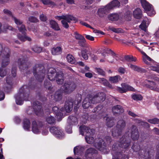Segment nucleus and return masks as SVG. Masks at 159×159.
<instances>
[{"instance_id": "50", "label": "nucleus", "mask_w": 159, "mask_h": 159, "mask_svg": "<svg viewBox=\"0 0 159 159\" xmlns=\"http://www.w3.org/2000/svg\"><path fill=\"white\" fill-rule=\"evenodd\" d=\"M128 66L130 68L135 71H138L140 70V68H139L136 66L132 64H130L128 65Z\"/></svg>"}, {"instance_id": "57", "label": "nucleus", "mask_w": 159, "mask_h": 159, "mask_svg": "<svg viewBox=\"0 0 159 159\" xmlns=\"http://www.w3.org/2000/svg\"><path fill=\"white\" fill-rule=\"evenodd\" d=\"M132 148L136 152H138L140 150V147L138 145H133V146H132Z\"/></svg>"}, {"instance_id": "6", "label": "nucleus", "mask_w": 159, "mask_h": 159, "mask_svg": "<svg viewBox=\"0 0 159 159\" xmlns=\"http://www.w3.org/2000/svg\"><path fill=\"white\" fill-rule=\"evenodd\" d=\"M40 68L38 65H36L33 67V72L38 81L40 82L43 81L45 75V71L43 67Z\"/></svg>"}, {"instance_id": "45", "label": "nucleus", "mask_w": 159, "mask_h": 159, "mask_svg": "<svg viewBox=\"0 0 159 159\" xmlns=\"http://www.w3.org/2000/svg\"><path fill=\"white\" fill-rule=\"evenodd\" d=\"M87 51L86 49H83L81 50V54L82 56L85 60H87L88 58L87 53Z\"/></svg>"}, {"instance_id": "27", "label": "nucleus", "mask_w": 159, "mask_h": 159, "mask_svg": "<svg viewBox=\"0 0 159 159\" xmlns=\"http://www.w3.org/2000/svg\"><path fill=\"white\" fill-rule=\"evenodd\" d=\"M80 23L82 25L85 26L87 27H89L91 28V29H93V32L94 33H97L98 34H104V33L103 32L98 30L95 29L93 28L91 26L89 25L84 22L81 21L80 22Z\"/></svg>"}, {"instance_id": "12", "label": "nucleus", "mask_w": 159, "mask_h": 159, "mask_svg": "<svg viewBox=\"0 0 159 159\" xmlns=\"http://www.w3.org/2000/svg\"><path fill=\"white\" fill-rule=\"evenodd\" d=\"M143 7L145 12L150 16L155 14V11L154 10L152 5L149 4L146 0H140Z\"/></svg>"}, {"instance_id": "46", "label": "nucleus", "mask_w": 159, "mask_h": 159, "mask_svg": "<svg viewBox=\"0 0 159 159\" xmlns=\"http://www.w3.org/2000/svg\"><path fill=\"white\" fill-rule=\"evenodd\" d=\"M8 69L6 68H0V76L2 77L6 75Z\"/></svg>"}, {"instance_id": "14", "label": "nucleus", "mask_w": 159, "mask_h": 159, "mask_svg": "<svg viewBox=\"0 0 159 159\" xmlns=\"http://www.w3.org/2000/svg\"><path fill=\"white\" fill-rule=\"evenodd\" d=\"M18 28L19 31L23 34V35H20V34H18V38L22 41H25L26 40L30 41L31 39L25 35L26 31L25 26L24 25H22L20 27L18 26Z\"/></svg>"}, {"instance_id": "56", "label": "nucleus", "mask_w": 159, "mask_h": 159, "mask_svg": "<svg viewBox=\"0 0 159 159\" xmlns=\"http://www.w3.org/2000/svg\"><path fill=\"white\" fill-rule=\"evenodd\" d=\"M102 109V106H98L95 107L92 111L93 112H98Z\"/></svg>"}, {"instance_id": "39", "label": "nucleus", "mask_w": 159, "mask_h": 159, "mask_svg": "<svg viewBox=\"0 0 159 159\" xmlns=\"http://www.w3.org/2000/svg\"><path fill=\"white\" fill-rule=\"evenodd\" d=\"M78 44L80 46L86 48L87 47V45L86 43L85 39L84 37L78 41Z\"/></svg>"}, {"instance_id": "44", "label": "nucleus", "mask_w": 159, "mask_h": 159, "mask_svg": "<svg viewBox=\"0 0 159 159\" xmlns=\"http://www.w3.org/2000/svg\"><path fill=\"white\" fill-rule=\"evenodd\" d=\"M132 98L134 100L138 101L141 100L143 99L142 96L138 94H133L132 96Z\"/></svg>"}, {"instance_id": "63", "label": "nucleus", "mask_w": 159, "mask_h": 159, "mask_svg": "<svg viewBox=\"0 0 159 159\" xmlns=\"http://www.w3.org/2000/svg\"><path fill=\"white\" fill-rule=\"evenodd\" d=\"M12 80V78L10 77H8L6 79L7 83V84L10 85H11V83Z\"/></svg>"}, {"instance_id": "53", "label": "nucleus", "mask_w": 159, "mask_h": 159, "mask_svg": "<svg viewBox=\"0 0 159 159\" xmlns=\"http://www.w3.org/2000/svg\"><path fill=\"white\" fill-rule=\"evenodd\" d=\"M95 70L96 72L99 74L101 75H105V72L103 70L100 68H96Z\"/></svg>"}, {"instance_id": "4", "label": "nucleus", "mask_w": 159, "mask_h": 159, "mask_svg": "<svg viewBox=\"0 0 159 159\" xmlns=\"http://www.w3.org/2000/svg\"><path fill=\"white\" fill-rule=\"evenodd\" d=\"M126 126L125 121L123 120H119L116 127H114L111 130L112 135L114 137L117 138L122 134L123 130Z\"/></svg>"}, {"instance_id": "41", "label": "nucleus", "mask_w": 159, "mask_h": 159, "mask_svg": "<svg viewBox=\"0 0 159 159\" xmlns=\"http://www.w3.org/2000/svg\"><path fill=\"white\" fill-rule=\"evenodd\" d=\"M46 121L48 124H54L55 121V118L52 116H48L46 118Z\"/></svg>"}, {"instance_id": "31", "label": "nucleus", "mask_w": 159, "mask_h": 159, "mask_svg": "<svg viewBox=\"0 0 159 159\" xmlns=\"http://www.w3.org/2000/svg\"><path fill=\"white\" fill-rule=\"evenodd\" d=\"M121 77L119 75H117L113 77H110L109 80L111 83H116L120 80Z\"/></svg>"}, {"instance_id": "19", "label": "nucleus", "mask_w": 159, "mask_h": 159, "mask_svg": "<svg viewBox=\"0 0 159 159\" xmlns=\"http://www.w3.org/2000/svg\"><path fill=\"white\" fill-rule=\"evenodd\" d=\"M73 101L72 99H70L67 101L64 106V108H61V111L63 113H65L66 112H69L72 109L73 105Z\"/></svg>"}, {"instance_id": "1", "label": "nucleus", "mask_w": 159, "mask_h": 159, "mask_svg": "<svg viewBox=\"0 0 159 159\" xmlns=\"http://www.w3.org/2000/svg\"><path fill=\"white\" fill-rule=\"evenodd\" d=\"M112 139L110 137L106 136L103 140L102 139L98 138L96 140L94 143V146L102 152L104 154H107L109 151L106 148V144H110Z\"/></svg>"}, {"instance_id": "23", "label": "nucleus", "mask_w": 159, "mask_h": 159, "mask_svg": "<svg viewBox=\"0 0 159 159\" xmlns=\"http://www.w3.org/2000/svg\"><path fill=\"white\" fill-rule=\"evenodd\" d=\"M110 10L106 5L105 7L99 9L98 10V14L99 16L102 17L105 16Z\"/></svg>"}, {"instance_id": "18", "label": "nucleus", "mask_w": 159, "mask_h": 159, "mask_svg": "<svg viewBox=\"0 0 159 159\" xmlns=\"http://www.w3.org/2000/svg\"><path fill=\"white\" fill-rule=\"evenodd\" d=\"M105 94L103 93H98L93 96V102L94 103L102 102L105 99Z\"/></svg>"}, {"instance_id": "49", "label": "nucleus", "mask_w": 159, "mask_h": 159, "mask_svg": "<svg viewBox=\"0 0 159 159\" xmlns=\"http://www.w3.org/2000/svg\"><path fill=\"white\" fill-rule=\"evenodd\" d=\"M148 121L152 124H158L159 123V119L157 118H154L152 119H149Z\"/></svg>"}, {"instance_id": "20", "label": "nucleus", "mask_w": 159, "mask_h": 159, "mask_svg": "<svg viewBox=\"0 0 159 159\" xmlns=\"http://www.w3.org/2000/svg\"><path fill=\"white\" fill-rule=\"evenodd\" d=\"M41 122L37 123L35 121H33L32 123V131L35 134H37L40 132V130L43 129Z\"/></svg>"}, {"instance_id": "62", "label": "nucleus", "mask_w": 159, "mask_h": 159, "mask_svg": "<svg viewBox=\"0 0 159 159\" xmlns=\"http://www.w3.org/2000/svg\"><path fill=\"white\" fill-rule=\"evenodd\" d=\"M85 37L87 39L91 41L94 40V38L93 37L89 35L85 34Z\"/></svg>"}, {"instance_id": "30", "label": "nucleus", "mask_w": 159, "mask_h": 159, "mask_svg": "<svg viewBox=\"0 0 159 159\" xmlns=\"http://www.w3.org/2000/svg\"><path fill=\"white\" fill-rule=\"evenodd\" d=\"M106 124L109 127H111L114 125V121L112 118L110 117H106Z\"/></svg>"}, {"instance_id": "48", "label": "nucleus", "mask_w": 159, "mask_h": 159, "mask_svg": "<svg viewBox=\"0 0 159 159\" xmlns=\"http://www.w3.org/2000/svg\"><path fill=\"white\" fill-rule=\"evenodd\" d=\"M32 49L34 52L37 53L40 52L42 50V49L41 47L36 46H34L32 48Z\"/></svg>"}, {"instance_id": "47", "label": "nucleus", "mask_w": 159, "mask_h": 159, "mask_svg": "<svg viewBox=\"0 0 159 159\" xmlns=\"http://www.w3.org/2000/svg\"><path fill=\"white\" fill-rule=\"evenodd\" d=\"M11 18L13 20L15 23L18 25H21L22 22L19 19H17L13 15L11 16Z\"/></svg>"}, {"instance_id": "25", "label": "nucleus", "mask_w": 159, "mask_h": 159, "mask_svg": "<svg viewBox=\"0 0 159 159\" xmlns=\"http://www.w3.org/2000/svg\"><path fill=\"white\" fill-rule=\"evenodd\" d=\"M112 112L114 115L120 114L124 112V109L121 106L117 105L113 107Z\"/></svg>"}, {"instance_id": "7", "label": "nucleus", "mask_w": 159, "mask_h": 159, "mask_svg": "<svg viewBox=\"0 0 159 159\" xmlns=\"http://www.w3.org/2000/svg\"><path fill=\"white\" fill-rule=\"evenodd\" d=\"M28 94L25 93L23 88H21L20 92L16 96V104L21 105L23 103L24 100H28Z\"/></svg>"}, {"instance_id": "15", "label": "nucleus", "mask_w": 159, "mask_h": 159, "mask_svg": "<svg viewBox=\"0 0 159 159\" xmlns=\"http://www.w3.org/2000/svg\"><path fill=\"white\" fill-rule=\"evenodd\" d=\"M121 87H118L116 90L120 93H123L128 91H135V90L132 86L125 83L121 84Z\"/></svg>"}, {"instance_id": "38", "label": "nucleus", "mask_w": 159, "mask_h": 159, "mask_svg": "<svg viewBox=\"0 0 159 159\" xmlns=\"http://www.w3.org/2000/svg\"><path fill=\"white\" fill-rule=\"evenodd\" d=\"M41 1L45 5H49L50 7H53L55 4L54 3L49 0H42Z\"/></svg>"}, {"instance_id": "40", "label": "nucleus", "mask_w": 159, "mask_h": 159, "mask_svg": "<svg viewBox=\"0 0 159 159\" xmlns=\"http://www.w3.org/2000/svg\"><path fill=\"white\" fill-rule=\"evenodd\" d=\"M66 59L68 62L71 64H73L75 63V59L71 55H68L66 56Z\"/></svg>"}, {"instance_id": "16", "label": "nucleus", "mask_w": 159, "mask_h": 159, "mask_svg": "<svg viewBox=\"0 0 159 159\" xmlns=\"http://www.w3.org/2000/svg\"><path fill=\"white\" fill-rule=\"evenodd\" d=\"M50 132L54 134L56 137L61 139L64 135L63 131L59 128L56 127H52L50 129Z\"/></svg>"}, {"instance_id": "42", "label": "nucleus", "mask_w": 159, "mask_h": 159, "mask_svg": "<svg viewBox=\"0 0 159 159\" xmlns=\"http://www.w3.org/2000/svg\"><path fill=\"white\" fill-rule=\"evenodd\" d=\"M124 58L127 61L129 62L135 61H136V58H134L132 56L127 55L125 56Z\"/></svg>"}, {"instance_id": "54", "label": "nucleus", "mask_w": 159, "mask_h": 159, "mask_svg": "<svg viewBox=\"0 0 159 159\" xmlns=\"http://www.w3.org/2000/svg\"><path fill=\"white\" fill-rule=\"evenodd\" d=\"M44 85L45 87L48 89L49 90H50L51 88V85L50 84L49 82H48L46 81H44Z\"/></svg>"}, {"instance_id": "34", "label": "nucleus", "mask_w": 159, "mask_h": 159, "mask_svg": "<svg viewBox=\"0 0 159 159\" xmlns=\"http://www.w3.org/2000/svg\"><path fill=\"white\" fill-rule=\"evenodd\" d=\"M108 17L110 20L115 21L119 19V16L117 14H112L108 15Z\"/></svg>"}, {"instance_id": "52", "label": "nucleus", "mask_w": 159, "mask_h": 159, "mask_svg": "<svg viewBox=\"0 0 159 159\" xmlns=\"http://www.w3.org/2000/svg\"><path fill=\"white\" fill-rule=\"evenodd\" d=\"M28 20L31 22H37L38 21V20L36 17L30 16L28 18Z\"/></svg>"}, {"instance_id": "10", "label": "nucleus", "mask_w": 159, "mask_h": 159, "mask_svg": "<svg viewBox=\"0 0 159 159\" xmlns=\"http://www.w3.org/2000/svg\"><path fill=\"white\" fill-rule=\"evenodd\" d=\"M143 61L148 65V67L150 70L156 71L159 73V65H158L153 66L152 64L154 63L153 61H152L151 58L147 55L143 58Z\"/></svg>"}, {"instance_id": "33", "label": "nucleus", "mask_w": 159, "mask_h": 159, "mask_svg": "<svg viewBox=\"0 0 159 159\" xmlns=\"http://www.w3.org/2000/svg\"><path fill=\"white\" fill-rule=\"evenodd\" d=\"M50 23L51 25V27L56 30H60L59 27L57 22L54 20H51L50 21Z\"/></svg>"}, {"instance_id": "60", "label": "nucleus", "mask_w": 159, "mask_h": 159, "mask_svg": "<svg viewBox=\"0 0 159 159\" xmlns=\"http://www.w3.org/2000/svg\"><path fill=\"white\" fill-rule=\"evenodd\" d=\"M40 19L41 20L43 21H45L47 20L46 16L43 14H41L40 15Z\"/></svg>"}, {"instance_id": "32", "label": "nucleus", "mask_w": 159, "mask_h": 159, "mask_svg": "<svg viewBox=\"0 0 159 159\" xmlns=\"http://www.w3.org/2000/svg\"><path fill=\"white\" fill-rule=\"evenodd\" d=\"M68 122L70 125H73L77 122V119L75 116H70L68 119Z\"/></svg>"}, {"instance_id": "59", "label": "nucleus", "mask_w": 159, "mask_h": 159, "mask_svg": "<svg viewBox=\"0 0 159 159\" xmlns=\"http://www.w3.org/2000/svg\"><path fill=\"white\" fill-rule=\"evenodd\" d=\"M66 131L68 133L70 134L72 132V127L71 125H68L66 127Z\"/></svg>"}, {"instance_id": "58", "label": "nucleus", "mask_w": 159, "mask_h": 159, "mask_svg": "<svg viewBox=\"0 0 159 159\" xmlns=\"http://www.w3.org/2000/svg\"><path fill=\"white\" fill-rule=\"evenodd\" d=\"M3 12L6 14H7L8 16H10L11 17V16L13 15L12 14L11 12L9 10L5 9L3 10Z\"/></svg>"}, {"instance_id": "37", "label": "nucleus", "mask_w": 159, "mask_h": 159, "mask_svg": "<svg viewBox=\"0 0 159 159\" xmlns=\"http://www.w3.org/2000/svg\"><path fill=\"white\" fill-rule=\"evenodd\" d=\"M84 150V148L80 146H77L74 148V152L75 154L80 153Z\"/></svg>"}, {"instance_id": "35", "label": "nucleus", "mask_w": 159, "mask_h": 159, "mask_svg": "<svg viewBox=\"0 0 159 159\" xmlns=\"http://www.w3.org/2000/svg\"><path fill=\"white\" fill-rule=\"evenodd\" d=\"M108 29L109 30L116 33H123V30L120 28H116L112 26H110L108 27Z\"/></svg>"}, {"instance_id": "24", "label": "nucleus", "mask_w": 159, "mask_h": 159, "mask_svg": "<svg viewBox=\"0 0 159 159\" xmlns=\"http://www.w3.org/2000/svg\"><path fill=\"white\" fill-rule=\"evenodd\" d=\"M52 111L56 114L57 119L60 120L63 117V113H61V111L59 110L58 108L57 107H54L52 108Z\"/></svg>"}, {"instance_id": "55", "label": "nucleus", "mask_w": 159, "mask_h": 159, "mask_svg": "<svg viewBox=\"0 0 159 159\" xmlns=\"http://www.w3.org/2000/svg\"><path fill=\"white\" fill-rule=\"evenodd\" d=\"M75 38L76 39H79V40L83 39L84 37L82 35L78 34L76 32L75 33Z\"/></svg>"}, {"instance_id": "9", "label": "nucleus", "mask_w": 159, "mask_h": 159, "mask_svg": "<svg viewBox=\"0 0 159 159\" xmlns=\"http://www.w3.org/2000/svg\"><path fill=\"white\" fill-rule=\"evenodd\" d=\"M1 56L2 57V67H5L9 64L10 60V52L8 48H5L3 51L2 52Z\"/></svg>"}, {"instance_id": "21", "label": "nucleus", "mask_w": 159, "mask_h": 159, "mask_svg": "<svg viewBox=\"0 0 159 159\" xmlns=\"http://www.w3.org/2000/svg\"><path fill=\"white\" fill-rule=\"evenodd\" d=\"M131 137L134 140H137L139 137L138 129L134 125H133L132 126Z\"/></svg>"}, {"instance_id": "26", "label": "nucleus", "mask_w": 159, "mask_h": 159, "mask_svg": "<svg viewBox=\"0 0 159 159\" xmlns=\"http://www.w3.org/2000/svg\"><path fill=\"white\" fill-rule=\"evenodd\" d=\"M120 2L117 0H114L108 4L107 7H108V9L110 10L113 9L114 8L118 7L119 6Z\"/></svg>"}, {"instance_id": "17", "label": "nucleus", "mask_w": 159, "mask_h": 159, "mask_svg": "<svg viewBox=\"0 0 159 159\" xmlns=\"http://www.w3.org/2000/svg\"><path fill=\"white\" fill-rule=\"evenodd\" d=\"M93 96L88 95L83 100L82 107L84 109H87L91 106V104H95L93 102Z\"/></svg>"}, {"instance_id": "28", "label": "nucleus", "mask_w": 159, "mask_h": 159, "mask_svg": "<svg viewBox=\"0 0 159 159\" xmlns=\"http://www.w3.org/2000/svg\"><path fill=\"white\" fill-rule=\"evenodd\" d=\"M134 16L137 19H139L142 16V12L141 9L139 8H137L133 12Z\"/></svg>"}, {"instance_id": "29", "label": "nucleus", "mask_w": 159, "mask_h": 159, "mask_svg": "<svg viewBox=\"0 0 159 159\" xmlns=\"http://www.w3.org/2000/svg\"><path fill=\"white\" fill-rule=\"evenodd\" d=\"M61 49L60 47L54 48L52 50V53L53 55H58L61 53Z\"/></svg>"}, {"instance_id": "43", "label": "nucleus", "mask_w": 159, "mask_h": 159, "mask_svg": "<svg viewBox=\"0 0 159 159\" xmlns=\"http://www.w3.org/2000/svg\"><path fill=\"white\" fill-rule=\"evenodd\" d=\"M62 98V95L61 93L59 92H57L54 95V99L56 101H59L61 100Z\"/></svg>"}, {"instance_id": "3", "label": "nucleus", "mask_w": 159, "mask_h": 159, "mask_svg": "<svg viewBox=\"0 0 159 159\" xmlns=\"http://www.w3.org/2000/svg\"><path fill=\"white\" fill-rule=\"evenodd\" d=\"M80 134L83 135L84 133H86L85 139L88 143H91L94 142V143L95 142L96 139L95 141L94 140L93 138L92 137L93 135L94 130L92 129H89L88 127L83 125L81 126L80 127Z\"/></svg>"}, {"instance_id": "8", "label": "nucleus", "mask_w": 159, "mask_h": 159, "mask_svg": "<svg viewBox=\"0 0 159 159\" xmlns=\"http://www.w3.org/2000/svg\"><path fill=\"white\" fill-rule=\"evenodd\" d=\"M77 87L76 84L70 81L66 82L62 86L61 89L66 93H70L74 90Z\"/></svg>"}, {"instance_id": "11", "label": "nucleus", "mask_w": 159, "mask_h": 159, "mask_svg": "<svg viewBox=\"0 0 159 159\" xmlns=\"http://www.w3.org/2000/svg\"><path fill=\"white\" fill-rule=\"evenodd\" d=\"M142 85L150 89L159 92V83L148 80H145Z\"/></svg>"}, {"instance_id": "64", "label": "nucleus", "mask_w": 159, "mask_h": 159, "mask_svg": "<svg viewBox=\"0 0 159 159\" xmlns=\"http://www.w3.org/2000/svg\"><path fill=\"white\" fill-rule=\"evenodd\" d=\"M87 152H90L91 153H95L96 152V151L94 148H90L87 150Z\"/></svg>"}, {"instance_id": "13", "label": "nucleus", "mask_w": 159, "mask_h": 159, "mask_svg": "<svg viewBox=\"0 0 159 159\" xmlns=\"http://www.w3.org/2000/svg\"><path fill=\"white\" fill-rule=\"evenodd\" d=\"M130 145V142L129 141H126L125 139L123 138H121L118 143L114 144L112 147V150L113 151H116L118 149V146L119 147L122 148H127Z\"/></svg>"}, {"instance_id": "5", "label": "nucleus", "mask_w": 159, "mask_h": 159, "mask_svg": "<svg viewBox=\"0 0 159 159\" xmlns=\"http://www.w3.org/2000/svg\"><path fill=\"white\" fill-rule=\"evenodd\" d=\"M55 18L58 20H62L61 21V23L62 26L66 28H68L69 27L68 23H70L71 21L76 20L75 17L69 14L62 15L61 16H56L55 17Z\"/></svg>"}, {"instance_id": "61", "label": "nucleus", "mask_w": 159, "mask_h": 159, "mask_svg": "<svg viewBox=\"0 0 159 159\" xmlns=\"http://www.w3.org/2000/svg\"><path fill=\"white\" fill-rule=\"evenodd\" d=\"M139 28L142 30L145 31L146 30V26L145 24L142 23L139 25Z\"/></svg>"}, {"instance_id": "51", "label": "nucleus", "mask_w": 159, "mask_h": 159, "mask_svg": "<svg viewBox=\"0 0 159 159\" xmlns=\"http://www.w3.org/2000/svg\"><path fill=\"white\" fill-rule=\"evenodd\" d=\"M101 80L103 82V83L105 85L107 86L111 89L113 88L112 86L104 78H102L101 79Z\"/></svg>"}, {"instance_id": "36", "label": "nucleus", "mask_w": 159, "mask_h": 159, "mask_svg": "<svg viewBox=\"0 0 159 159\" xmlns=\"http://www.w3.org/2000/svg\"><path fill=\"white\" fill-rule=\"evenodd\" d=\"M30 127V122L28 119H25L23 122L24 128L26 130H29Z\"/></svg>"}, {"instance_id": "22", "label": "nucleus", "mask_w": 159, "mask_h": 159, "mask_svg": "<svg viewBox=\"0 0 159 159\" xmlns=\"http://www.w3.org/2000/svg\"><path fill=\"white\" fill-rule=\"evenodd\" d=\"M37 103L39 104L38 102H35L34 103L33 109L37 115L39 116L43 113V110L41 109L42 107L39 105H38Z\"/></svg>"}, {"instance_id": "2", "label": "nucleus", "mask_w": 159, "mask_h": 159, "mask_svg": "<svg viewBox=\"0 0 159 159\" xmlns=\"http://www.w3.org/2000/svg\"><path fill=\"white\" fill-rule=\"evenodd\" d=\"M56 71V70L54 68H49L47 73L48 78L51 81H54L56 79L57 84H61L64 82L63 74L61 72H60L55 75Z\"/></svg>"}]
</instances>
